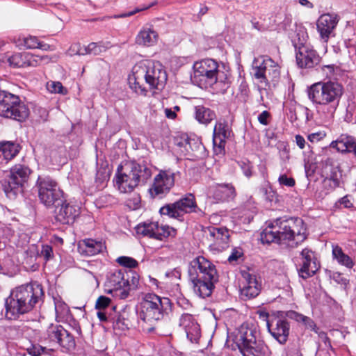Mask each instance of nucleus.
<instances>
[{
    "instance_id": "nucleus-1",
    "label": "nucleus",
    "mask_w": 356,
    "mask_h": 356,
    "mask_svg": "<svg viewBox=\"0 0 356 356\" xmlns=\"http://www.w3.org/2000/svg\"><path fill=\"white\" fill-rule=\"evenodd\" d=\"M45 298L42 285L38 282L22 284L13 289L6 299V315L10 319H17L21 315L40 307Z\"/></svg>"
},
{
    "instance_id": "nucleus-2",
    "label": "nucleus",
    "mask_w": 356,
    "mask_h": 356,
    "mask_svg": "<svg viewBox=\"0 0 356 356\" xmlns=\"http://www.w3.org/2000/svg\"><path fill=\"white\" fill-rule=\"evenodd\" d=\"M307 228L300 218H279L270 223L261 233L263 243L286 244L294 241L296 245L307 238Z\"/></svg>"
},
{
    "instance_id": "nucleus-3",
    "label": "nucleus",
    "mask_w": 356,
    "mask_h": 356,
    "mask_svg": "<svg viewBox=\"0 0 356 356\" xmlns=\"http://www.w3.org/2000/svg\"><path fill=\"white\" fill-rule=\"evenodd\" d=\"M188 276L194 293L202 298L212 294L219 278L216 266L203 256H198L189 263Z\"/></svg>"
},
{
    "instance_id": "nucleus-4",
    "label": "nucleus",
    "mask_w": 356,
    "mask_h": 356,
    "mask_svg": "<svg viewBox=\"0 0 356 356\" xmlns=\"http://www.w3.org/2000/svg\"><path fill=\"white\" fill-rule=\"evenodd\" d=\"M129 84L136 92L146 95L148 89L160 90L167 81L166 72L151 61H141L132 68Z\"/></svg>"
},
{
    "instance_id": "nucleus-5",
    "label": "nucleus",
    "mask_w": 356,
    "mask_h": 356,
    "mask_svg": "<svg viewBox=\"0 0 356 356\" xmlns=\"http://www.w3.org/2000/svg\"><path fill=\"white\" fill-rule=\"evenodd\" d=\"M151 176L152 170L144 161L127 162L117 168L116 185L121 193H131L136 187L144 186Z\"/></svg>"
},
{
    "instance_id": "nucleus-6",
    "label": "nucleus",
    "mask_w": 356,
    "mask_h": 356,
    "mask_svg": "<svg viewBox=\"0 0 356 356\" xmlns=\"http://www.w3.org/2000/svg\"><path fill=\"white\" fill-rule=\"evenodd\" d=\"M234 341L243 356H267L269 348L257 337L255 329L243 324L238 329Z\"/></svg>"
},
{
    "instance_id": "nucleus-7",
    "label": "nucleus",
    "mask_w": 356,
    "mask_h": 356,
    "mask_svg": "<svg viewBox=\"0 0 356 356\" xmlns=\"http://www.w3.org/2000/svg\"><path fill=\"white\" fill-rule=\"evenodd\" d=\"M172 307V303L168 298L148 293L141 301L139 316L145 322L158 321L169 315Z\"/></svg>"
},
{
    "instance_id": "nucleus-8",
    "label": "nucleus",
    "mask_w": 356,
    "mask_h": 356,
    "mask_svg": "<svg viewBox=\"0 0 356 356\" xmlns=\"http://www.w3.org/2000/svg\"><path fill=\"white\" fill-rule=\"evenodd\" d=\"M32 170L28 165L17 163L10 168L8 173L1 181L2 188L6 197L15 200L24 191Z\"/></svg>"
},
{
    "instance_id": "nucleus-9",
    "label": "nucleus",
    "mask_w": 356,
    "mask_h": 356,
    "mask_svg": "<svg viewBox=\"0 0 356 356\" xmlns=\"http://www.w3.org/2000/svg\"><path fill=\"white\" fill-rule=\"evenodd\" d=\"M218 63L211 58L203 59L193 65L194 73L193 80L200 87L213 86L218 79H225L224 72L220 71Z\"/></svg>"
},
{
    "instance_id": "nucleus-10",
    "label": "nucleus",
    "mask_w": 356,
    "mask_h": 356,
    "mask_svg": "<svg viewBox=\"0 0 356 356\" xmlns=\"http://www.w3.org/2000/svg\"><path fill=\"white\" fill-rule=\"evenodd\" d=\"M29 115L28 107L18 96L0 90V116L23 122Z\"/></svg>"
},
{
    "instance_id": "nucleus-11",
    "label": "nucleus",
    "mask_w": 356,
    "mask_h": 356,
    "mask_svg": "<svg viewBox=\"0 0 356 356\" xmlns=\"http://www.w3.org/2000/svg\"><path fill=\"white\" fill-rule=\"evenodd\" d=\"M304 31H299L296 37L292 42L296 51V64L301 69H311L321 63V57L318 53L311 46L305 44L306 38Z\"/></svg>"
},
{
    "instance_id": "nucleus-12",
    "label": "nucleus",
    "mask_w": 356,
    "mask_h": 356,
    "mask_svg": "<svg viewBox=\"0 0 356 356\" xmlns=\"http://www.w3.org/2000/svg\"><path fill=\"white\" fill-rule=\"evenodd\" d=\"M36 186L40 202L47 208H51L56 204L61 203L65 197L63 191L57 181L49 176H39Z\"/></svg>"
},
{
    "instance_id": "nucleus-13",
    "label": "nucleus",
    "mask_w": 356,
    "mask_h": 356,
    "mask_svg": "<svg viewBox=\"0 0 356 356\" xmlns=\"http://www.w3.org/2000/svg\"><path fill=\"white\" fill-rule=\"evenodd\" d=\"M198 209L195 196L188 193L174 203L167 204L162 207L159 213L179 221L184 220V215L192 212H197Z\"/></svg>"
},
{
    "instance_id": "nucleus-14",
    "label": "nucleus",
    "mask_w": 356,
    "mask_h": 356,
    "mask_svg": "<svg viewBox=\"0 0 356 356\" xmlns=\"http://www.w3.org/2000/svg\"><path fill=\"white\" fill-rule=\"evenodd\" d=\"M44 339L50 345L58 346L67 350H72L76 347L74 336L58 323H51L47 327Z\"/></svg>"
},
{
    "instance_id": "nucleus-15",
    "label": "nucleus",
    "mask_w": 356,
    "mask_h": 356,
    "mask_svg": "<svg viewBox=\"0 0 356 356\" xmlns=\"http://www.w3.org/2000/svg\"><path fill=\"white\" fill-rule=\"evenodd\" d=\"M54 220L56 222L63 225H72L81 214V208L64 197L61 203L54 206Z\"/></svg>"
},
{
    "instance_id": "nucleus-16",
    "label": "nucleus",
    "mask_w": 356,
    "mask_h": 356,
    "mask_svg": "<svg viewBox=\"0 0 356 356\" xmlns=\"http://www.w3.org/2000/svg\"><path fill=\"white\" fill-rule=\"evenodd\" d=\"M268 331L280 344H285L290 333V324L283 312H278L277 315H272L268 321Z\"/></svg>"
},
{
    "instance_id": "nucleus-17",
    "label": "nucleus",
    "mask_w": 356,
    "mask_h": 356,
    "mask_svg": "<svg viewBox=\"0 0 356 356\" xmlns=\"http://www.w3.org/2000/svg\"><path fill=\"white\" fill-rule=\"evenodd\" d=\"M300 256L299 267L297 266L298 276L303 280L313 277L321 268L314 252L309 248H304Z\"/></svg>"
},
{
    "instance_id": "nucleus-18",
    "label": "nucleus",
    "mask_w": 356,
    "mask_h": 356,
    "mask_svg": "<svg viewBox=\"0 0 356 356\" xmlns=\"http://www.w3.org/2000/svg\"><path fill=\"white\" fill-rule=\"evenodd\" d=\"M175 185V173L168 170H161L154 179V183L149 189V193L153 198H163L168 194Z\"/></svg>"
},
{
    "instance_id": "nucleus-19",
    "label": "nucleus",
    "mask_w": 356,
    "mask_h": 356,
    "mask_svg": "<svg viewBox=\"0 0 356 356\" xmlns=\"http://www.w3.org/2000/svg\"><path fill=\"white\" fill-rule=\"evenodd\" d=\"M343 94V86L337 81H325V110L330 117L334 114Z\"/></svg>"
},
{
    "instance_id": "nucleus-20",
    "label": "nucleus",
    "mask_w": 356,
    "mask_h": 356,
    "mask_svg": "<svg viewBox=\"0 0 356 356\" xmlns=\"http://www.w3.org/2000/svg\"><path fill=\"white\" fill-rule=\"evenodd\" d=\"M125 272L119 270L108 275L105 285L108 293L124 300L129 296V289H125Z\"/></svg>"
},
{
    "instance_id": "nucleus-21",
    "label": "nucleus",
    "mask_w": 356,
    "mask_h": 356,
    "mask_svg": "<svg viewBox=\"0 0 356 356\" xmlns=\"http://www.w3.org/2000/svg\"><path fill=\"white\" fill-rule=\"evenodd\" d=\"M244 283L240 289L241 296L243 300L256 298L261 292V282L260 277L249 272L242 273Z\"/></svg>"
},
{
    "instance_id": "nucleus-22",
    "label": "nucleus",
    "mask_w": 356,
    "mask_h": 356,
    "mask_svg": "<svg viewBox=\"0 0 356 356\" xmlns=\"http://www.w3.org/2000/svg\"><path fill=\"white\" fill-rule=\"evenodd\" d=\"M338 22L337 15L330 13L321 15L316 22L317 30L321 38L325 42L327 41Z\"/></svg>"
},
{
    "instance_id": "nucleus-23",
    "label": "nucleus",
    "mask_w": 356,
    "mask_h": 356,
    "mask_svg": "<svg viewBox=\"0 0 356 356\" xmlns=\"http://www.w3.org/2000/svg\"><path fill=\"white\" fill-rule=\"evenodd\" d=\"M176 145L184 149L182 152L186 155L191 154L197 156L198 154L204 149V145L198 138H191L186 134L176 138Z\"/></svg>"
},
{
    "instance_id": "nucleus-24",
    "label": "nucleus",
    "mask_w": 356,
    "mask_h": 356,
    "mask_svg": "<svg viewBox=\"0 0 356 356\" xmlns=\"http://www.w3.org/2000/svg\"><path fill=\"white\" fill-rule=\"evenodd\" d=\"M272 65L273 59L267 55H261L254 58L252 64L254 78L261 83L266 82L265 74L268 67H271Z\"/></svg>"
},
{
    "instance_id": "nucleus-25",
    "label": "nucleus",
    "mask_w": 356,
    "mask_h": 356,
    "mask_svg": "<svg viewBox=\"0 0 356 356\" xmlns=\"http://www.w3.org/2000/svg\"><path fill=\"white\" fill-rule=\"evenodd\" d=\"M307 96L317 110H325V81L315 83L309 87Z\"/></svg>"
},
{
    "instance_id": "nucleus-26",
    "label": "nucleus",
    "mask_w": 356,
    "mask_h": 356,
    "mask_svg": "<svg viewBox=\"0 0 356 356\" xmlns=\"http://www.w3.org/2000/svg\"><path fill=\"white\" fill-rule=\"evenodd\" d=\"M106 245L102 241H96L92 238H86L79 242V252L86 256H93L102 252Z\"/></svg>"
},
{
    "instance_id": "nucleus-27",
    "label": "nucleus",
    "mask_w": 356,
    "mask_h": 356,
    "mask_svg": "<svg viewBox=\"0 0 356 356\" xmlns=\"http://www.w3.org/2000/svg\"><path fill=\"white\" fill-rule=\"evenodd\" d=\"M235 195V188L230 184H218L213 192V198L220 202L232 200Z\"/></svg>"
},
{
    "instance_id": "nucleus-28",
    "label": "nucleus",
    "mask_w": 356,
    "mask_h": 356,
    "mask_svg": "<svg viewBox=\"0 0 356 356\" xmlns=\"http://www.w3.org/2000/svg\"><path fill=\"white\" fill-rule=\"evenodd\" d=\"M21 149V145L15 142H0V158L3 157V159L10 161L19 154Z\"/></svg>"
},
{
    "instance_id": "nucleus-29",
    "label": "nucleus",
    "mask_w": 356,
    "mask_h": 356,
    "mask_svg": "<svg viewBox=\"0 0 356 356\" xmlns=\"http://www.w3.org/2000/svg\"><path fill=\"white\" fill-rule=\"evenodd\" d=\"M158 38L157 33L151 29L141 30L136 36V43L144 46H152L156 43Z\"/></svg>"
},
{
    "instance_id": "nucleus-30",
    "label": "nucleus",
    "mask_w": 356,
    "mask_h": 356,
    "mask_svg": "<svg viewBox=\"0 0 356 356\" xmlns=\"http://www.w3.org/2000/svg\"><path fill=\"white\" fill-rule=\"evenodd\" d=\"M111 47L110 42H91L88 47H84L83 49H79L76 51L79 55H85L88 54H93L94 55H99L102 52L106 51Z\"/></svg>"
},
{
    "instance_id": "nucleus-31",
    "label": "nucleus",
    "mask_w": 356,
    "mask_h": 356,
    "mask_svg": "<svg viewBox=\"0 0 356 356\" xmlns=\"http://www.w3.org/2000/svg\"><path fill=\"white\" fill-rule=\"evenodd\" d=\"M208 231L210 237L216 241V243L224 245L228 243L229 234L226 227H209Z\"/></svg>"
},
{
    "instance_id": "nucleus-32",
    "label": "nucleus",
    "mask_w": 356,
    "mask_h": 356,
    "mask_svg": "<svg viewBox=\"0 0 356 356\" xmlns=\"http://www.w3.org/2000/svg\"><path fill=\"white\" fill-rule=\"evenodd\" d=\"M113 328L121 331H125L129 329L131 323L128 318V314L125 311L122 312L113 313L112 321Z\"/></svg>"
},
{
    "instance_id": "nucleus-33",
    "label": "nucleus",
    "mask_w": 356,
    "mask_h": 356,
    "mask_svg": "<svg viewBox=\"0 0 356 356\" xmlns=\"http://www.w3.org/2000/svg\"><path fill=\"white\" fill-rule=\"evenodd\" d=\"M195 119L202 124H207L216 118V114L213 111L202 105L196 106L195 107Z\"/></svg>"
},
{
    "instance_id": "nucleus-34",
    "label": "nucleus",
    "mask_w": 356,
    "mask_h": 356,
    "mask_svg": "<svg viewBox=\"0 0 356 356\" xmlns=\"http://www.w3.org/2000/svg\"><path fill=\"white\" fill-rule=\"evenodd\" d=\"M227 131L225 126L219 124L218 127L216 126L213 131V143L215 147L218 146L220 152L224 149L225 145V138L227 137Z\"/></svg>"
},
{
    "instance_id": "nucleus-35",
    "label": "nucleus",
    "mask_w": 356,
    "mask_h": 356,
    "mask_svg": "<svg viewBox=\"0 0 356 356\" xmlns=\"http://www.w3.org/2000/svg\"><path fill=\"white\" fill-rule=\"evenodd\" d=\"M354 139L355 138L353 136L347 134H341L337 140L331 143L330 146L332 148H336L338 152L346 153Z\"/></svg>"
},
{
    "instance_id": "nucleus-36",
    "label": "nucleus",
    "mask_w": 356,
    "mask_h": 356,
    "mask_svg": "<svg viewBox=\"0 0 356 356\" xmlns=\"http://www.w3.org/2000/svg\"><path fill=\"white\" fill-rule=\"evenodd\" d=\"M323 172L325 175L324 179L332 180L334 185L340 186L342 175L338 166L326 164Z\"/></svg>"
},
{
    "instance_id": "nucleus-37",
    "label": "nucleus",
    "mask_w": 356,
    "mask_h": 356,
    "mask_svg": "<svg viewBox=\"0 0 356 356\" xmlns=\"http://www.w3.org/2000/svg\"><path fill=\"white\" fill-rule=\"evenodd\" d=\"M156 229L157 222H143L136 226V231L138 234L155 238Z\"/></svg>"
},
{
    "instance_id": "nucleus-38",
    "label": "nucleus",
    "mask_w": 356,
    "mask_h": 356,
    "mask_svg": "<svg viewBox=\"0 0 356 356\" xmlns=\"http://www.w3.org/2000/svg\"><path fill=\"white\" fill-rule=\"evenodd\" d=\"M332 255L333 258L341 265L345 266L348 268H351L354 266L353 259L348 255L346 254L341 248L338 245L333 248Z\"/></svg>"
},
{
    "instance_id": "nucleus-39",
    "label": "nucleus",
    "mask_w": 356,
    "mask_h": 356,
    "mask_svg": "<svg viewBox=\"0 0 356 356\" xmlns=\"http://www.w3.org/2000/svg\"><path fill=\"white\" fill-rule=\"evenodd\" d=\"M284 314L286 318L294 320L298 323L302 322L308 328L313 329L314 327L316 326L314 321L312 320L309 317L304 316L303 314H300L296 311H287L284 312Z\"/></svg>"
},
{
    "instance_id": "nucleus-40",
    "label": "nucleus",
    "mask_w": 356,
    "mask_h": 356,
    "mask_svg": "<svg viewBox=\"0 0 356 356\" xmlns=\"http://www.w3.org/2000/svg\"><path fill=\"white\" fill-rule=\"evenodd\" d=\"M27 52L16 53L8 59L10 65L14 67H26Z\"/></svg>"
},
{
    "instance_id": "nucleus-41",
    "label": "nucleus",
    "mask_w": 356,
    "mask_h": 356,
    "mask_svg": "<svg viewBox=\"0 0 356 356\" xmlns=\"http://www.w3.org/2000/svg\"><path fill=\"white\" fill-rule=\"evenodd\" d=\"M266 82H264L266 86L269 85V81H277L280 79V71L278 65L273 60L271 67H268L266 72Z\"/></svg>"
},
{
    "instance_id": "nucleus-42",
    "label": "nucleus",
    "mask_w": 356,
    "mask_h": 356,
    "mask_svg": "<svg viewBox=\"0 0 356 356\" xmlns=\"http://www.w3.org/2000/svg\"><path fill=\"white\" fill-rule=\"evenodd\" d=\"M125 289H129V293L131 290L136 289L139 283L138 275L132 270L125 272Z\"/></svg>"
},
{
    "instance_id": "nucleus-43",
    "label": "nucleus",
    "mask_w": 356,
    "mask_h": 356,
    "mask_svg": "<svg viewBox=\"0 0 356 356\" xmlns=\"http://www.w3.org/2000/svg\"><path fill=\"white\" fill-rule=\"evenodd\" d=\"M26 59V67H36L42 63H47L50 60L47 56L35 55L28 52Z\"/></svg>"
},
{
    "instance_id": "nucleus-44",
    "label": "nucleus",
    "mask_w": 356,
    "mask_h": 356,
    "mask_svg": "<svg viewBox=\"0 0 356 356\" xmlns=\"http://www.w3.org/2000/svg\"><path fill=\"white\" fill-rule=\"evenodd\" d=\"M185 332L187 338L192 343H197L201 335L200 327L197 323L191 325V327L186 328V330H185Z\"/></svg>"
},
{
    "instance_id": "nucleus-45",
    "label": "nucleus",
    "mask_w": 356,
    "mask_h": 356,
    "mask_svg": "<svg viewBox=\"0 0 356 356\" xmlns=\"http://www.w3.org/2000/svg\"><path fill=\"white\" fill-rule=\"evenodd\" d=\"M176 230L170 228L168 226H159L157 223V229L156 232L155 239L162 241L164 238H167L173 234H175Z\"/></svg>"
},
{
    "instance_id": "nucleus-46",
    "label": "nucleus",
    "mask_w": 356,
    "mask_h": 356,
    "mask_svg": "<svg viewBox=\"0 0 356 356\" xmlns=\"http://www.w3.org/2000/svg\"><path fill=\"white\" fill-rule=\"evenodd\" d=\"M111 299L104 296H100L95 303V309L97 310L110 311Z\"/></svg>"
},
{
    "instance_id": "nucleus-47",
    "label": "nucleus",
    "mask_w": 356,
    "mask_h": 356,
    "mask_svg": "<svg viewBox=\"0 0 356 356\" xmlns=\"http://www.w3.org/2000/svg\"><path fill=\"white\" fill-rule=\"evenodd\" d=\"M116 261L120 266L129 268H136L138 265V261L135 259L126 256L119 257L116 259Z\"/></svg>"
},
{
    "instance_id": "nucleus-48",
    "label": "nucleus",
    "mask_w": 356,
    "mask_h": 356,
    "mask_svg": "<svg viewBox=\"0 0 356 356\" xmlns=\"http://www.w3.org/2000/svg\"><path fill=\"white\" fill-rule=\"evenodd\" d=\"M116 309V306H111L110 311L98 310L97 316L101 322H111L112 321L113 313Z\"/></svg>"
},
{
    "instance_id": "nucleus-49",
    "label": "nucleus",
    "mask_w": 356,
    "mask_h": 356,
    "mask_svg": "<svg viewBox=\"0 0 356 356\" xmlns=\"http://www.w3.org/2000/svg\"><path fill=\"white\" fill-rule=\"evenodd\" d=\"M47 90L51 93L66 94L67 89L64 88L60 82L50 81L47 84Z\"/></svg>"
},
{
    "instance_id": "nucleus-50",
    "label": "nucleus",
    "mask_w": 356,
    "mask_h": 356,
    "mask_svg": "<svg viewBox=\"0 0 356 356\" xmlns=\"http://www.w3.org/2000/svg\"><path fill=\"white\" fill-rule=\"evenodd\" d=\"M225 80L222 79L221 81L219 79H218L216 83L213 84L215 86L214 89L217 90L219 92L224 94L227 92V89L229 87L230 81L229 78L227 76V74L224 73Z\"/></svg>"
},
{
    "instance_id": "nucleus-51",
    "label": "nucleus",
    "mask_w": 356,
    "mask_h": 356,
    "mask_svg": "<svg viewBox=\"0 0 356 356\" xmlns=\"http://www.w3.org/2000/svg\"><path fill=\"white\" fill-rule=\"evenodd\" d=\"M196 323L197 322L194 319L193 316L188 313L183 314L179 319V325L183 327L184 330H186V328L190 327L191 325Z\"/></svg>"
},
{
    "instance_id": "nucleus-52",
    "label": "nucleus",
    "mask_w": 356,
    "mask_h": 356,
    "mask_svg": "<svg viewBox=\"0 0 356 356\" xmlns=\"http://www.w3.org/2000/svg\"><path fill=\"white\" fill-rule=\"evenodd\" d=\"M47 350L46 347H43L39 344H32L27 348V353L31 356H40Z\"/></svg>"
},
{
    "instance_id": "nucleus-53",
    "label": "nucleus",
    "mask_w": 356,
    "mask_h": 356,
    "mask_svg": "<svg viewBox=\"0 0 356 356\" xmlns=\"http://www.w3.org/2000/svg\"><path fill=\"white\" fill-rule=\"evenodd\" d=\"M280 185L286 187H293L296 185V181L293 177H289L286 174L280 175L278 178Z\"/></svg>"
},
{
    "instance_id": "nucleus-54",
    "label": "nucleus",
    "mask_w": 356,
    "mask_h": 356,
    "mask_svg": "<svg viewBox=\"0 0 356 356\" xmlns=\"http://www.w3.org/2000/svg\"><path fill=\"white\" fill-rule=\"evenodd\" d=\"M238 164L243 170V174L250 177L252 175V165L249 161L248 160H241L238 161Z\"/></svg>"
},
{
    "instance_id": "nucleus-55",
    "label": "nucleus",
    "mask_w": 356,
    "mask_h": 356,
    "mask_svg": "<svg viewBox=\"0 0 356 356\" xmlns=\"http://www.w3.org/2000/svg\"><path fill=\"white\" fill-rule=\"evenodd\" d=\"M152 6V5H149L148 6H144V7H142V8H137L136 9H134V10L132 11H129V12H127V13H122L121 15H115L114 16H113V18H120V17H131L132 15H134V14L140 12V11H143V10H147L149 8H150ZM105 18L106 19H111L112 18V17L111 16H107V17H105Z\"/></svg>"
},
{
    "instance_id": "nucleus-56",
    "label": "nucleus",
    "mask_w": 356,
    "mask_h": 356,
    "mask_svg": "<svg viewBox=\"0 0 356 356\" xmlns=\"http://www.w3.org/2000/svg\"><path fill=\"white\" fill-rule=\"evenodd\" d=\"M24 43L27 49H38L40 45V41L36 37L34 36H30L29 38H24Z\"/></svg>"
},
{
    "instance_id": "nucleus-57",
    "label": "nucleus",
    "mask_w": 356,
    "mask_h": 356,
    "mask_svg": "<svg viewBox=\"0 0 356 356\" xmlns=\"http://www.w3.org/2000/svg\"><path fill=\"white\" fill-rule=\"evenodd\" d=\"M41 256H42L45 261H49L53 257V248L49 245H42L41 250Z\"/></svg>"
},
{
    "instance_id": "nucleus-58",
    "label": "nucleus",
    "mask_w": 356,
    "mask_h": 356,
    "mask_svg": "<svg viewBox=\"0 0 356 356\" xmlns=\"http://www.w3.org/2000/svg\"><path fill=\"white\" fill-rule=\"evenodd\" d=\"M270 114L268 111H264L261 113L259 115L258 121L259 122L260 124L263 125H268L269 123L268 118H270Z\"/></svg>"
},
{
    "instance_id": "nucleus-59",
    "label": "nucleus",
    "mask_w": 356,
    "mask_h": 356,
    "mask_svg": "<svg viewBox=\"0 0 356 356\" xmlns=\"http://www.w3.org/2000/svg\"><path fill=\"white\" fill-rule=\"evenodd\" d=\"M333 280L340 284L346 285L348 283V280L343 277L341 273H335L333 274Z\"/></svg>"
},
{
    "instance_id": "nucleus-60",
    "label": "nucleus",
    "mask_w": 356,
    "mask_h": 356,
    "mask_svg": "<svg viewBox=\"0 0 356 356\" xmlns=\"http://www.w3.org/2000/svg\"><path fill=\"white\" fill-rule=\"evenodd\" d=\"M334 184H335V183L333 182L332 180L324 179L323 181V187L327 191H333L336 188L340 186H335V185H334Z\"/></svg>"
},
{
    "instance_id": "nucleus-61",
    "label": "nucleus",
    "mask_w": 356,
    "mask_h": 356,
    "mask_svg": "<svg viewBox=\"0 0 356 356\" xmlns=\"http://www.w3.org/2000/svg\"><path fill=\"white\" fill-rule=\"evenodd\" d=\"M238 90H239V91L241 92V95L243 97H247L248 96V95H249V88H248V86L246 83V82L243 81L240 84Z\"/></svg>"
},
{
    "instance_id": "nucleus-62",
    "label": "nucleus",
    "mask_w": 356,
    "mask_h": 356,
    "mask_svg": "<svg viewBox=\"0 0 356 356\" xmlns=\"http://www.w3.org/2000/svg\"><path fill=\"white\" fill-rule=\"evenodd\" d=\"M339 203L341 205H343V207L344 208L349 209V208H351L353 207V204L351 202V201L348 195H346V196L343 197L342 198H341L339 200Z\"/></svg>"
},
{
    "instance_id": "nucleus-63",
    "label": "nucleus",
    "mask_w": 356,
    "mask_h": 356,
    "mask_svg": "<svg viewBox=\"0 0 356 356\" xmlns=\"http://www.w3.org/2000/svg\"><path fill=\"white\" fill-rule=\"evenodd\" d=\"M322 138L323 136L321 132L312 133L307 137L308 140L312 143L319 141Z\"/></svg>"
},
{
    "instance_id": "nucleus-64",
    "label": "nucleus",
    "mask_w": 356,
    "mask_h": 356,
    "mask_svg": "<svg viewBox=\"0 0 356 356\" xmlns=\"http://www.w3.org/2000/svg\"><path fill=\"white\" fill-rule=\"evenodd\" d=\"M242 255V253L238 250H234V251L231 253V254L228 257V261L231 263L232 261H236L240 258Z\"/></svg>"
}]
</instances>
